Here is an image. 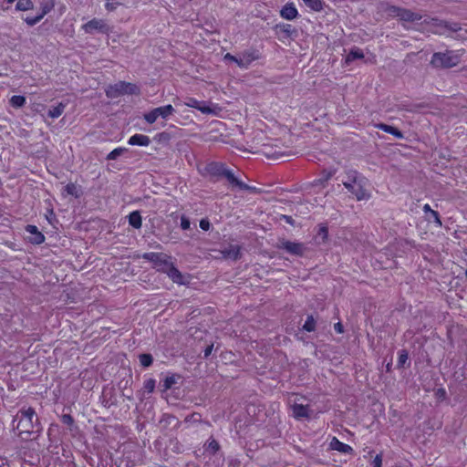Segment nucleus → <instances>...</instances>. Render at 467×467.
Wrapping results in <instances>:
<instances>
[{
    "mask_svg": "<svg viewBox=\"0 0 467 467\" xmlns=\"http://www.w3.org/2000/svg\"><path fill=\"white\" fill-rule=\"evenodd\" d=\"M47 14V11H42V13L36 16H34V17H26L25 18V22L32 26H35L36 24H37L43 17L44 16Z\"/></svg>",
    "mask_w": 467,
    "mask_h": 467,
    "instance_id": "37",
    "label": "nucleus"
},
{
    "mask_svg": "<svg viewBox=\"0 0 467 467\" xmlns=\"http://www.w3.org/2000/svg\"><path fill=\"white\" fill-rule=\"evenodd\" d=\"M120 3L115 1V0H107L105 7L108 11H114Z\"/></svg>",
    "mask_w": 467,
    "mask_h": 467,
    "instance_id": "41",
    "label": "nucleus"
},
{
    "mask_svg": "<svg viewBox=\"0 0 467 467\" xmlns=\"http://www.w3.org/2000/svg\"><path fill=\"white\" fill-rule=\"evenodd\" d=\"M364 57V53L361 49L355 47L346 57V63L349 64L356 59H361Z\"/></svg>",
    "mask_w": 467,
    "mask_h": 467,
    "instance_id": "29",
    "label": "nucleus"
},
{
    "mask_svg": "<svg viewBox=\"0 0 467 467\" xmlns=\"http://www.w3.org/2000/svg\"><path fill=\"white\" fill-rule=\"evenodd\" d=\"M303 329L307 332H313L316 330V320L312 315L307 316Z\"/></svg>",
    "mask_w": 467,
    "mask_h": 467,
    "instance_id": "33",
    "label": "nucleus"
},
{
    "mask_svg": "<svg viewBox=\"0 0 467 467\" xmlns=\"http://www.w3.org/2000/svg\"><path fill=\"white\" fill-rule=\"evenodd\" d=\"M408 359H409V355H408L407 350L402 349V350L399 351L398 367L399 368L404 367V365L408 361Z\"/></svg>",
    "mask_w": 467,
    "mask_h": 467,
    "instance_id": "36",
    "label": "nucleus"
},
{
    "mask_svg": "<svg viewBox=\"0 0 467 467\" xmlns=\"http://www.w3.org/2000/svg\"><path fill=\"white\" fill-rule=\"evenodd\" d=\"M385 12L389 16L399 17L400 20L405 22H415L421 19V16L420 14L414 13L410 9H405L395 5L387 6Z\"/></svg>",
    "mask_w": 467,
    "mask_h": 467,
    "instance_id": "6",
    "label": "nucleus"
},
{
    "mask_svg": "<svg viewBox=\"0 0 467 467\" xmlns=\"http://www.w3.org/2000/svg\"><path fill=\"white\" fill-rule=\"evenodd\" d=\"M223 108L220 107L219 105L217 104H214L211 101L207 102L206 101V119H209V116L210 115H213V116H221V113L223 111Z\"/></svg>",
    "mask_w": 467,
    "mask_h": 467,
    "instance_id": "26",
    "label": "nucleus"
},
{
    "mask_svg": "<svg viewBox=\"0 0 467 467\" xmlns=\"http://www.w3.org/2000/svg\"><path fill=\"white\" fill-rule=\"evenodd\" d=\"M128 143L130 145L148 146L150 143V140L146 135L135 134L129 139Z\"/></svg>",
    "mask_w": 467,
    "mask_h": 467,
    "instance_id": "20",
    "label": "nucleus"
},
{
    "mask_svg": "<svg viewBox=\"0 0 467 467\" xmlns=\"http://www.w3.org/2000/svg\"><path fill=\"white\" fill-rule=\"evenodd\" d=\"M422 210H423V212H424L427 215H428V214H431V212H433V211H434V210H432V209L431 208L430 204H425V205L423 206V209H422Z\"/></svg>",
    "mask_w": 467,
    "mask_h": 467,
    "instance_id": "52",
    "label": "nucleus"
},
{
    "mask_svg": "<svg viewBox=\"0 0 467 467\" xmlns=\"http://www.w3.org/2000/svg\"><path fill=\"white\" fill-rule=\"evenodd\" d=\"M66 192H67L69 195H73V196L78 197L77 187H76V185H75V184H73V183H68V184L66 186Z\"/></svg>",
    "mask_w": 467,
    "mask_h": 467,
    "instance_id": "42",
    "label": "nucleus"
},
{
    "mask_svg": "<svg viewBox=\"0 0 467 467\" xmlns=\"http://www.w3.org/2000/svg\"><path fill=\"white\" fill-rule=\"evenodd\" d=\"M33 2L31 0H18L16 5V10L27 11L33 9Z\"/></svg>",
    "mask_w": 467,
    "mask_h": 467,
    "instance_id": "32",
    "label": "nucleus"
},
{
    "mask_svg": "<svg viewBox=\"0 0 467 467\" xmlns=\"http://www.w3.org/2000/svg\"><path fill=\"white\" fill-rule=\"evenodd\" d=\"M223 258L236 261L241 257V246L238 244H229L221 251Z\"/></svg>",
    "mask_w": 467,
    "mask_h": 467,
    "instance_id": "14",
    "label": "nucleus"
},
{
    "mask_svg": "<svg viewBox=\"0 0 467 467\" xmlns=\"http://www.w3.org/2000/svg\"><path fill=\"white\" fill-rule=\"evenodd\" d=\"M174 384H176V377L174 375L166 377L163 381L164 390L170 389Z\"/></svg>",
    "mask_w": 467,
    "mask_h": 467,
    "instance_id": "39",
    "label": "nucleus"
},
{
    "mask_svg": "<svg viewBox=\"0 0 467 467\" xmlns=\"http://www.w3.org/2000/svg\"><path fill=\"white\" fill-rule=\"evenodd\" d=\"M82 27L87 34H94L96 32L108 34L109 31L108 24L104 20L97 18H93L84 24Z\"/></svg>",
    "mask_w": 467,
    "mask_h": 467,
    "instance_id": "10",
    "label": "nucleus"
},
{
    "mask_svg": "<svg viewBox=\"0 0 467 467\" xmlns=\"http://www.w3.org/2000/svg\"><path fill=\"white\" fill-rule=\"evenodd\" d=\"M382 465V455L377 454L374 460L372 461V467H381Z\"/></svg>",
    "mask_w": 467,
    "mask_h": 467,
    "instance_id": "47",
    "label": "nucleus"
},
{
    "mask_svg": "<svg viewBox=\"0 0 467 467\" xmlns=\"http://www.w3.org/2000/svg\"><path fill=\"white\" fill-rule=\"evenodd\" d=\"M114 90L118 95L120 94H135L138 90L136 85L120 81L114 86Z\"/></svg>",
    "mask_w": 467,
    "mask_h": 467,
    "instance_id": "16",
    "label": "nucleus"
},
{
    "mask_svg": "<svg viewBox=\"0 0 467 467\" xmlns=\"http://www.w3.org/2000/svg\"><path fill=\"white\" fill-rule=\"evenodd\" d=\"M278 249H283L288 254L296 256H303L306 251V247L303 243L291 242L288 240H282L277 244Z\"/></svg>",
    "mask_w": 467,
    "mask_h": 467,
    "instance_id": "8",
    "label": "nucleus"
},
{
    "mask_svg": "<svg viewBox=\"0 0 467 467\" xmlns=\"http://www.w3.org/2000/svg\"><path fill=\"white\" fill-rule=\"evenodd\" d=\"M305 5L316 12L323 10L324 2L323 0H302Z\"/></svg>",
    "mask_w": 467,
    "mask_h": 467,
    "instance_id": "30",
    "label": "nucleus"
},
{
    "mask_svg": "<svg viewBox=\"0 0 467 467\" xmlns=\"http://www.w3.org/2000/svg\"><path fill=\"white\" fill-rule=\"evenodd\" d=\"M329 448L334 451H337L342 453H350L353 451L352 447L349 445L341 442L337 438L333 437L330 443Z\"/></svg>",
    "mask_w": 467,
    "mask_h": 467,
    "instance_id": "18",
    "label": "nucleus"
},
{
    "mask_svg": "<svg viewBox=\"0 0 467 467\" xmlns=\"http://www.w3.org/2000/svg\"><path fill=\"white\" fill-rule=\"evenodd\" d=\"M9 103L14 108H22L26 104V98L24 96L15 95L10 99Z\"/></svg>",
    "mask_w": 467,
    "mask_h": 467,
    "instance_id": "31",
    "label": "nucleus"
},
{
    "mask_svg": "<svg viewBox=\"0 0 467 467\" xmlns=\"http://www.w3.org/2000/svg\"><path fill=\"white\" fill-rule=\"evenodd\" d=\"M282 218L285 221V223L291 224V225H294L295 224V220L289 216V215H282Z\"/></svg>",
    "mask_w": 467,
    "mask_h": 467,
    "instance_id": "51",
    "label": "nucleus"
},
{
    "mask_svg": "<svg viewBox=\"0 0 467 467\" xmlns=\"http://www.w3.org/2000/svg\"><path fill=\"white\" fill-rule=\"evenodd\" d=\"M211 453L218 457V460H223V455L221 452V447L217 441L211 439L206 448Z\"/></svg>",
    "mask_w": 467,
    "mask_h": 467,
    "instance_id": "25",
    "label": "nucleus"
},
{
    "mask_svg": "<svg viewBox=\"0 0 467 467\" xmlns=\"http://www.w3.org/2000/svg\"><path fill=\"white\" fill-rule=\"evenodd\" d=\"M327 228L326 226H322L320 227L317 235L322 238L323 242H325V240L327 238Z\"/></svg>",
    "mask_w": 467,
    "mask_h": 467,
    "instance_id": "46",
    "label": "nucleus"
},
{
    "mask_svg": "<svg viewBox=\"0 0 467 467\" xmlns=\"http://www.w3.org/2000/svg\"><path fill=\"white\" fill-rule=\"evenodd\" d=\"M206 179L211 182H217L224 179L232 187L244 191L256 192L255 187L249 186L236 178L234 172L222 161H209L206 160Z\"/></svg>",
    "mask_w": 467,
    "mask_h": 467,
    "instance_id": "1",
    "label": "nucleus"
},
{
    "mask_svg": "<svg viewBox=\"0 0 467 467\" xmlns=\"http://www.w3.org/2000/svg\"><path fill=\"white\" fill-rule=\"evenodd\" d=\"M191 222L186 216L181 217V227L182 230H188L190 228Z\"/></svg>",
    "mask_w": 467,
    "mask_h": 467,
    "instance_id": "44",
    "label": "nucleus"
},
{
    "mask_svg": "<svg viewBox=\"0 0 467 467\" xmlns=\"http://www.w3.org/2000/svg\"><path fill=\"white\" fill-rule=\"evenodd\" d=\"M26 231L32 234L30 236L29 242L34 244H41L45 242V236L44 234L38 231L37 227L36 225L28 224L26 226Z\"/></svg>",
    "mask_w": 467,
    "mask_h": 467,
    "instance_id": "15",
    "label": "nucleus"
},
{
    "mask_svg": "<svg viewBox=\"0 0 467 467\" xmlns=\"http://www.w3.org/2000/svg\"><path fill=\"white\" fill-rule=\"evenodd\" d=\"M129 223L136 229H140L141 227L142 219L139 211H134L130 213Z\"/></svg>",
    "mask_w": 467,
    "mask_h": 467,
    "instance_id": "27",
    "label": "nucleus"
},
{
    "mask_svg": "<svg viewBox=\"0 0 467 467\" xmlns=\"http://www.w3.org/2000/svg\"><path fill=\"white\" fill-rule=\"evenodd\" d=\"M276 28L279 29L285 37H293L297 36V30L290 24H278Z\"/></svg>",
    "mask_w": 467,
    "mask_h": 467,
    "instance_id": "24",
    "label": "nucleus"
},
{
    "mask_svg": "<svg viewBox=\"0 0 467 467\" xmlns=\"http://www.w3.org/2000/svg\"><path fill=\"white\" fill-rule=\"evenodd\" d=\"M61 420L64 424H67L68 426H71L74 423V419L69 414H64L62 415Z\"/></svg>",
    "mask_w": 467,
    "mask_h": 467,
    "instance_id": "45",
    "label": "nucleus"
},
{
    "mask_svg": "<svg viewBox=\"0 0 467 467\" xmlns=\"http://www.w3.org/2000/svg\"><path fill=\"white\" fill-rule=\"evenodd\" d=\"M43 11H47V13L48 12V8L44 7Z\"/></svg>",
    "mask_w": 467,
    "mask_h": 467,
    "instance_id": "59",
    "label": "nucleus"
},
{
    "mask_svg": "<svg viewBox=\"0 0 467 467\" xmlns=\"http://www.w3.org/2000/svg\"><path fill=\"white\" fill-rule=\"evenodd\" d=\"M376 127L379 130H381L387 133L393 135L397 139H402L404 137L403 133L400 130H398L397 128H395L393 126H390V125H388L385 123H379L376 125Z\"/></svg>",
    "mask_w": 467,
    "mask_h": 467,
    "instance_id": "22",
    "label": "nucleus"
},
{
    "mask_svg": "<svg viewBox=\"0 0 467 467\" xmlns=\"http://www.w3.org/2000/svg\"><path fill=\"white\" fill-rule=\"evenodd\" d=\"M368 185V182L354 185L345 183V188L348 189V191L350 192L358 201H368L371 197L370 192L367 189Z\"/></svg>",
    "mask_w": 467,
    "mask_h": 467,
    "instance_id": "9",
    "label": "nucleus"
},
{
    "mask_svg": "<svg viewBox=\"0 0 467 467\" xmlns=\"http://www.w3.org/2000/svg\"><path fill=\"white\" fill-rule=\"evenodd\" d=\"M465 276L467 277V270L465 271Z\"/></svg>",
    "mask_w": 467,
    "mask_h": 467,
    "instance_id": "61",
    "label": "nucleus"
},
{
    "mask_svg": "<svg viewBox=\"0 0 467 467\" xmlns=\"http://www.w3.org/2000/svg\"><path fill=\"white\" fill-rule=\"evenodd\" d=\"M211 309V306L206 307V314H209Z\"/></svg>",
    "mask_w": 467,
    "mask_h": 467,
    "instance_id": "58",
    "label": "nucleus"
},
{
    "mask_svg": "<svg viewBox=\"0 0 467 467\" xmlns=\"http://www.w3.org/2000/svg\"><path fill=\"white\" fill-rule=\"evenodd\" d=\"M460 62L459 56L452 51L435 52L431 59V65L435 68H451Z\"/></svg>",
    "mask_w": 467,
    "mask_h": 467,
    "instance_id": "5",
    "label": "nucleus"
},
{
    "mask_svg": "<svg viewBox=\"0 0 467 467\" xmlns=\"http://www.w3.org/2000/svg\"><path fill=\"white\" fill-rule=\"evenodd\" d=\"M159 136H160V138H161V139H163V137H167V134H165V133H161Z\"/></svg>",
    "mask_w": 467,
    "mask_h": 467,
    "instance_id": "56",
    "label": "nucleus"
},
{
    "mask_svg": "<svg viewBox=\"0 0 467 467\" xmlns=\"http://www.w3.org/2000/svg\"><path fill=\"white\" fill-rule=\"evenodd\" d=\"M334 329L337 333H343L344 332V327L341 322H337L334 325Z\"/></svg>",
    "mask_w": 467,
    "mask_h": 467,
    "instance_id": "49",
    "label": "nucleus"
},
{
    "mask_svg": "<svg viewBox=\"0 0 467 467\" xmlns=\"http://www.w3.org/2000/svg\"><path fill=\"white\" fill-rule=\"evenodd\" d=\"M142 258L154 264L155 266L162 270L165 265H168V256L161 253H145Z\"/></svg>",
    "mask_w": 467,
    "mask_h": 467,
    "instance_id": "12",
    "label": "nucleus"
},
{
    "mask_svg": "<svg viewBox=\"0 0 467 467\" xmlns=\"http://www.w3.org/2000/svg\"><path fill=\"white\" fill-rule=\"evenodd\" d=\"M174 109L171 105H166L152 109L144 115V119L148 123L152 124L156 121L158 117L161 116V118L166 119L168 116L171 115Z\"/></svg>",
    "mask_w": 467,
    "mask_h": 467,
    "instance_id": "11",
    "label": "nucleus"
},
{
    "mask_svg": "<svg viewBox=\"0 0 467 467\" xmlns=\"http://www.w3.org/2000/svg\"><path fill=\"white\" fill-rule=\"evenodd\" d=\"M204 225H205V223H204V218L201 219L200 222H199V226L202 230H204Z\"/></svg>",
    "mask_w": 467,
    "mask_h": 467,
    "instance_id": "54",
    "label": "nucleus"
},
{
    "mask_svg": "<svg viewBox=\"0 0 467 467\" xmlns=\"http://www.w3.org/2000/svg\"><path fill=\"white\" fill-rule=\"evenodd\" d=\"M332 175H333V173L331 171H328L324 175L323 178L319 179V182L322 183L326 182L332 177Z\"/></svg>",
    "mask_w": 467,
    "mask_h": 467,
    "instance_id": "50",
    "label": "nucleus"
},
{
    "mask_svg": "<svg viewBox=\"0 0 467 467\" xmlns=\"http://www.w3.org/2000/svg\"><path fill=\"white\" fill-rule=\"evenodd\" d=\"M432 32L438 35L449 34L455 38H467V29L463 28L460 24L432 18L431 21Z\"/></svg>",
    "mask_w": 467,
    "mask_h": 467,
    "instance_id": "2",
    "label": "nucleus"
},
{
    "mask_svg": "<svg viewBox=\"0 0 467 467\" xmlns=\"http://www.w3.org/2000/svg\"><path fill=\"white\" fill-rule=\"evenodd\" d=\"M368 181L366 177L358 173L355 170H348L346 171V180L342 182L343 185L345 186V183H350L352 185L354 184H361V183H368Z\"/></svg>",
    "mask_w": 467,
    "mask_h": 467,
    "instance_id": "13",
    "label": "nucleus"
},
{
    "mask_svg": "<svg viewBox=\"0 0 467 467\" xmlns=\"http://www.w3.org/2000/svg\"><path fill=\"white\" fill-rule=\"evenodd\" d=\"M260 57V52L257 49H245L238 54V67L246 69L254 61L258 60Z\"/></svg>",
    "mask_w": 467,
    "mask_h": 467,
    "instance_id": "7",
    "label": "nucleus"
},
{
    "mask_svg": "<svg viewBox=\"0 0 467 467\" xmlns=\"http://www.w3.org/2000/svg\"><path fill=\"white\" fill-rule=\"evenodd\" d=\"M293 413L295 418L296 419H308L310 417L308 406H305L302 404H295L293 406Z\"/></svg>",
    "mask_w": 467,
    "mask_h": 467,
    "instance_id": "21",
    "label": "nucleus"
},
{
    "mask_svg": "<svg viewBox=\"0 0 467 467\" xmlns=\"http://www.w3.org/2000/svg\"><path fill=\"white\" fill-rule=\"evenodd\" d=\"M66 108V104L63 102L58 103L57 106L49 109L47 115L52 119L58 118L62 115Z\"/></svg>",
    "mask_w": 467,
    "mask_h": 467,
    "instance_id": "28",
    "label": "nucleus"
},
{
    "mask_svg": "<svg viewBox=\"0 0 467 467\" xmlns=\"http://www.w3.org/2000/svg\"><path fill=\"white\" fill-rule=\"evenodd\" d=\"M224 60H229V61L234 62L238 65V55L234 56L230 53H227L224 55Z\"/></svg>",
    "mask_w": 467,
    "mask_h": 467,
    "instance_id": "48",
    "label": "nucleus"
},
{
    "mask_svg": "<svg viewBox=\"0 0 467 467\" xmlns=\"http://www.w3.org/2000/svg\"><path fill=\"white\" fill-rule=\"evenodd\" d=\"M427 216H428V221L433 222L436 224V226L441 227L442 225L441 218H440V214L437 211L431 212V213L428 214Z\"/></svg>",
    "mask_w": 467,
    "mask_h": 467,
    "instance_id": "38",
    "label": "nucleus"
},
{
    "mask_svg": "<svg viewBox=\"0 0 467 467\" xmlns=\"http://www.w3.org/2000/svg\"><path fill=\"white\" fill-rule=\"evenodd\" d=\"M159 136H160V138H161V139H163V137H167V134H165V133H161Z\"/></svg>",
    "mask_w": 467,
    "mask_h": 467,
    "instance_id": "57",
    "label": "nucleus"
},
{
    "mask_svg": "<svg viewBox=\"0 0 467 467\" xmlns=\"http://www.w3.org/2000/svg\"><path fill=\"white\" fill-rule=\"evenodd\" d=\"M446 390L443 388H440L435 390V397L438 400H443L446 398Z\"/></svg>",
    "mask_w": 467,
    "mask_h": 467,
    "instance_id": "43",
    "label": "nucleus"
},
{
    "mask_svg": "<svg viewBox=\"0 0 467 467\" xmlns=\"http://www.w3.org/2000/svg\"><path fill=\"white\" fill-rule=\"evenodd\" d=\"M213 348V344L206 346V358L212 353Z\"/></svg>",
    "mask_w": 467,
    "mask_h": 467,
    "instance_id": "53",
    "label": "nucleus"
},
{
    "mask_svg": "<svg viewBox=\"0 0 467 467\" xmlns=\"http://www.w3.org/2000/svg\"><path fill=\"white\" fill-rule=\"evenodd\" d=\"M19 413L21 414V417L16 425V429L19 431L20 434H31L34 432L37 433L41 431V427L39 426L38 422V418L36 415V411L33 408H23L19 410Z\"/></svg>",
    "mask_w": 467,
    "mask_h": 467,
    "instance_id": "3",
    "label": "nucleus"
},
{
    "mask_svg": "<svg viewBox=\"0 0 467 467\" xmlns=\"http://www.w3.org/2000/svg\"><path fill=\"white\" fill-rule=\"evenodd\" d=\"M210 223L208 222V220H206V224H205V227H206V232L210 229Z\"/></svg>",
    "mask_w": 467,
    "mask_h": 467,
    "instance_id": "55",
    "label": "nucleus"
},
{
    "mask_svg": "<svg viewBox=\"0 0 467 467\" xmlns=\"http://www.w3.org/2000/svg\"><path fill=\"white\" fill-rule=\"evenodd\" d=\"M280 15L283 18L286 20H293L297 17L298 12L297 9L295 7L294 4L287 3L281 9Z\"/></svg>",
    "mask_w": 467,
    "mask_h": 467,
    "instance_id": "17",
    "label": "nucleus"
},
{
    "mask_svg": "<svg viewBox=\"0 0 467 467\" xmlns=\"http://www.w3.org/2000/svg\"><path fill=\"white\" fill-rule=\"evenodd\" d=\"M139 358H140V364L145 368L150 367L153 362V358L150 354H147V353L140 354L139 356Z\"/></svg>",
    "mask_w": 467,
    "mask_h": 467,
    "instance_id": "35",
    "label": "nucleus"
},
{
    "mask_svg": "<svg viewBox=\"0 0 467 467\" xmlns=\"http://www.w3.org/2000/svg\"><path fill=\"white\" fill-rule=\"evenodd\" d=\"M162 271L166 272L168 275L172 279L173 282L182 284V275L181 272L168 262V265L162 268Z\"/></svg>",
    "mask_w": 467,
    "mask_h": 467,
    "instance_id": "19",
    "label": "nucleus"
},
{
    "mask_svg": "<svg viewBox=\"0 0 467 467\" xmlns=\"http://www.w3.org/2000/svg\"><path fill=\"white\" fill-rule=\"evenodd\" d=\"M226 126L218 119H206V141L225 142Z\"/></svg>",
    "mask_w": 467,
    "mask_h": 467,
    "instance_id": "4",
    "label": "nucleus"
},
{
    "mask_svg": "<svg viewBox=\"0 0 467 467\" xmlns=\"http://www.w3.org/2000/svg\"><path fill=\"white\" fill-rule=\"evenodd\" d=\"M155 380L153 379H149L144 382V389L148 393L153 392L155 389Z\"/></svg>",
    "mask_w": 467,
    "mask_h": 467,
    "instance_id": "40",
    "label": "nucleus"
},
{
    "mask_svg": "<svg viewBox=\"0 0 467 467\" xmlns=\"http://www.w3.org/2000/svg\"><path fill=\"white\" fill-rule=\"evenodd\" d=\"M126 151H128V149H126V148H117L108 154L107 160L108 161L116 160L118 157H119Z\"/></svg>",
    "mask_w": 467,
    "mask_h": 467,
    "instance_id": "34",
    "label": "nucleus"
},
{
    "mask_svg": "<svg viewBox=\"0 0 467 467\" xmlns=\"http://www.w3.org/2000/svg\"><path fill=\"white\" fill-rule=\"evenodd\" d=\"M183 104L185 106L194 108V109L200 110L202 113H204V102L202 100H198L192 97H186L183 99Z\"/></svg>",
    "mask_w": 467,
    "mask_h": 467,
    "instance_id": "23",
    "label": "nucleus"
},
{
    "mask_svg": "<svg viewBox=\"0 0 467 467\" xmlns=\"http://www.w3.org/2000/svg\"><path fill=\"white\" fill-rule=\"evenodd\" d=\"M16 0H7L8 3H13L15 2Z\"/></svg>",
    "mask_w": 467,
    "mask_h": 467,
    "instance_id": "60",
    "label": "nucleus"
}]
</instances>
